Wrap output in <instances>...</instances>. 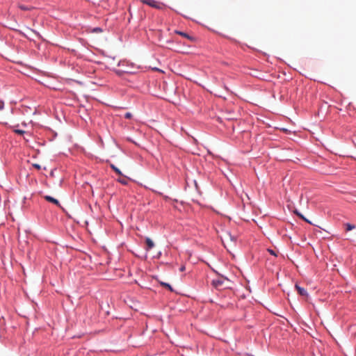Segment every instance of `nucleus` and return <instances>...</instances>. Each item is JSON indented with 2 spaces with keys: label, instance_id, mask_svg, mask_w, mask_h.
<instances>
[{
  "label": "nucleus",
  "instance_id": "nucleus-1",
  "mask_svg": "<svg viewBox=\"0 0 356 356\" xmlns=\"http://www.w3.org/2000/svg\"><path fill=\"white\" fill-rule=\"evenodd\" d=\"M142 3L156 9L162 8V4L155 0H140Z\"/></svg>",
  "mask_w": 356,
  "mask_h": 356
},
{
  "label": "nucleus",
  "instance_id": "nucleus-2",
  "mask_svg": "<svg viewBox=\"0 0 356 356\" xmlns=\"http://www.w3.org/2000/svg\"><path fill=\"white\" fill-rule=\"evenodd\" d=\"M224 280L222 278H217L212 281V285L217 289H220L223 285Z\"/></svg>",
  "mask_w": 356,
  "mask_h": 356
},
{
  "label": "nucleus",
  "instance_id": "nucleus-3",
  "mask_svg": "<svg viewBox=\"0 0 356 356\" xmlns=\"http://www.w3.org/2000/svg\"><path fill=\"white\" fill-rule=\"evenodd\" d=\"M296 288L300 296H307V292L304 288L300 287L298 284H296Z\"/></svg>",
  "mask_w": 356,
  "mask_h": 356
},
{
  "label": "nucleus",
  "instance_id": "nucleus-4",
  "mask_svg": "<svg viewBox=\"0 0 356 356\" xmlns=\"http://www.w3.org/2000/svg\"><path fill=\"white\" fill-rule=\"evenodd\" d=\"M145 243L147 245V248H146L147 250H149L150 249H152L154 247V242L149 238H146Z\"/></svg>",
  "mask_w": 356,
  "mask_h": 356
},
{
  "label": "nucleus",
  "instance_id": "nucleus-5",
  "mask_svg": "<svg viewBox=\"0 0 356 356\" xmlns=\"http://www.w3.org/2000/svg\"><path fill=\"white\" fill-rule=\"evenodd\" d=\"M44 199L49 202L54 203V204H56V205H59L58 200L55 199L53 197L46 195V196H44Z\"/></svg>",
  "mask_w": 356,
  "mask_h": 356
},
{
  "label": "nucleus",
  "instance_id": "nucleus-6",
  "mask_svg": "<svg viewBox=\"0 0 356 356\" xmlns=\"http://www.w3.org/2000/svg\"><path fill=\"white\" fill-rule=\"evenodd\" d=\"M175 33L178 35H180L184 37V38H186L187 39H188L190 40H193V38L191 36H190L188 34H187L186 33L179 31H176Z\"/></svg>",
  "mask_w": 356,
  "mask_h": 356
},
{
  "label": "nucleus",
  "instance_id": "nucleus-7",
  "mask_svg": "<svg viewBox=\"0 0 356 356\" xmlns=\"http://www.w3.org/2000/svg\"><path fill=\"white\" fill-rule=\"evenodd\" d=\"M229 239L231 241H235V238L234 236H232L230 234L227 233L225 236V238L222 239V243H225V241H227Z\"/></svg>",
  "mask_w": 356,
  "mask_h": 356
},
{
  "label": "nucleus",
  "instance_id": "nucleus-8",
  "mask_svg": "<svg viewBox=\"0 0 356 356\" xmlns=\"http://www.w3.org/2000/svg\"><path fill=\"white\" fill-rule=\"evenodd\" d=\"M345 226H346V230L348 232V231H350L353 229H355V226L353 224H350V223H346L345 224Z\"/></svg>",
  "mask_w": 356,
  "mask_h": 356
},
{
  "label": "nucleus",
  "instance_id": "nucleus-9",
  "mask_svg": "<svg viewBox=\"0 0 356 356\" xmlns=\"http://www.w3.org/2000/svg\"><path fill=\"white\" fill-rule=\"evenodd\" d=\"M18 7H19V8H20L22 10H30L32 9V7L26 6L22 4H19Z\"/></svg>",
  "mask_w": 356,
  "mask_h": 356
},
{
  "label": "nucleus",
  "instance_id": "nucleus-10",
  "mask_svg": "<svg viewBox=\"0 0 356 356\" xmlns=\"http://www.w3.org/2000/svg\"><path fill=\"white\" fill-rule=\"evenodd\" d=\"M111 168L119 175H122L121 171L113 164L111 165Z\"/></svg>",
  "mask_w": 356,
  "mask_h": 356
},
{
  "label": "nucleus",
  "instance_id": "nucleus-11",
  "mask_svg": "<svg viewBox=\"0 0 356 356\" xmlns=\"http://www.w3.org/2000/svg\"><path fill=\"white\" fill-rule=\"evenodd\" d=\"M161 284L166 288H168L170 291H172V289L171 287V286L168 284V283H165V282H161Z\"/></svg>",
  "mask_w": 356,
  "mask_h": 356
},
{
  "label": "nucleus",
  "instance_id": "nucleus-12",
  "mask_svg": "<svg viewBox=\"0 0 356 356\" xmlns=\"http://www.w3.org/2000/svg\"><path fill=\"white\" fill-rule=\"evenodd\" d=\"M14 132L17 134H20V135H22V134H24L25 133L24 131L21 130V129H15Z\"/></svg>",
  "mask_w": 356,
  "mask_h": 356
},
{
  "label": "nucleus",
  "instance_id": "nucleus-13",
  "mask_svg": "<svg viewBox=\"0 0 356 356\" xmlns=\"http://www.w3.org/2000/svg\"><path fill=\"white\" fill-rule=\"evenodd\" d=\"M295 213L300 217L302 219L305 220V221H308L301 213H300L298 211H295Z\"/></svg>",
  "mask_w": 356,
  "mask_h": 356
},
{
  "label": "nucleus",
  "instance_id": "nucleus-14",
  "mask_svg": "<svg viewBox=\"0 0 356 356\" xmlns=\"http://www.w3.org/2000/svg\"><path fill=\"white\" fill-rule=\"evenodd\" d=\"M118 181H119V182H120V183H122V184H124V185H126V184H127V181H126V179H124V178H123V179H118Z\"/></svg>",
  "mask_w": 356,
  "mask_h": 356
},
{
  "label": "nucleus",
  "instance_id": "nucleus-15",
  "mask_svg": "<svg viewBox=\"0 0 356 356\" xmlns=\"http://www.w3.org/2000/svg\"><path fill=\"white\" fill-rule=\"evenodd\" d=\"M132 116L131 113H127L124 115L125 118H127V119H129L131 118Z\"/></svg>",
  "mask_w": 356,
  "mask_h": 356
},
{
  "label": "nucleus",
  "instance_id": "nucleus-16",
  "mask_svg": "<svg viewBox=\"0 0 356 356\" xmlns=\"http://www.w3.org/2000/svg\"><path fill=\"white\" fill-rule=\"evenodd\" d=\"M33 166L35 168L38 169V170H40V169L41 168L40 165L39 164H37V163H34V164H33Z\"/></svg>",
  "mask_w": 356,
  "mask_h": 356
},
{
  "label": "nucleus",
  "instance_id": "nucleus-17",
  "mask_svg": "<svg viewBox=\"0 0 356 356\" xmlns=\"http://www.w3.org/2000/svg\"><path fill=\"white\" fill-rule=\"evenodd\" d=\"M268 251L270 252V254L274 255V256H277V254H276V253L275 252L274 250L268 249Z\"/></svg>",
  "mask_w": 356,
  "mask_h": 356
},
{
  "label": "nucleus",
  "instance_id": "nucleus-18",
  "mask_svg": "<svg viewBox=\"0 0 356 356\" xmlns=\"http://www.w3.org/2000/svg\"><path fill=\"white\" fill-rule=\"evenodd\" d=\"M4 107V103L2 101H0V111L2 110Z\"/></svg>",
  "mask_w": 356,
  "mask_h": 356
},
{
  "label": "nucleus",
  "instance_id": "nucleus-19",
  "mask_svg": "<svg viewBox=\"0 0 356 356\" xmlns=\"http://www.w3.org/2000/svg\"><path fill=\"white\" fill-rule=\"evenodd\" d=\"M184 270H185V267H184V266H181V267L180 268V270H181V271H184Z\"/></svg>",
  "mask_w": 356,
  "mask_h": 356
}]
</instances>
